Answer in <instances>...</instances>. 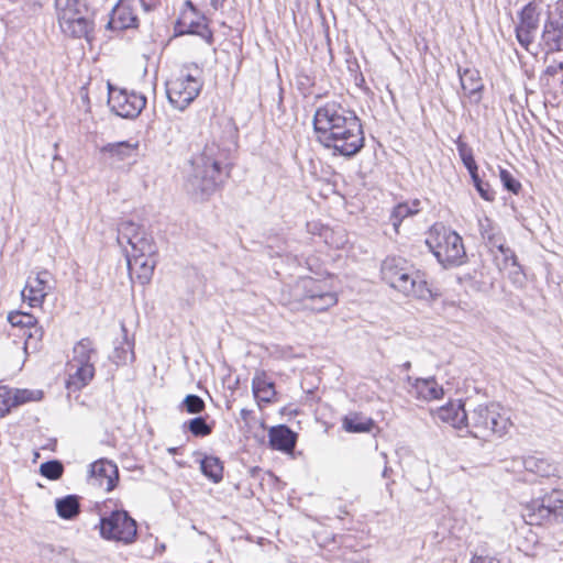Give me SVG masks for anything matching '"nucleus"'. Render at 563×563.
Here are the masks:
<instances>
[{
  "mask_svg": "<svg viewBox=\"0 0 563 563\" xmlns=\"http://www.w3.org/2000/svg\"><path fill=\"white\" fill-rule=\"evenodd\" d=\"M316 140L334 154L351 157L364 147V131L360 118L340 102L329 101L313 115Z\"/></svg>",
  "mask_w": 563,
  "mask_h": 563,
  "instance_id": "nucleus-1",
  "label": "nucleus"
},
{
  "mask_svg": "<svg viewBox=\"0 0 563 563\" xmlns=\"http://www.w3.org/2000/svg\"><path fill=\"white\" fill-rule=\"evenodd\" d=\"M379 280L409 300L431 302L440 296L429 273L400 255H389L382 261Z\"/></svg>",
  "mask_w": 563,
  "mask_h": 563,
  "instance_id": "nucleus-2",
  "label": "nucleus"
},
{
  "mask_svg": "<svg viewBox=\"0 0 563 563\" xmlns=\"http://www.w3.org/2000/svg\"><path fill=\"white\" fill-rule=\"evenodd\" d=\"M97 351L92 340L84 338L73 347V355L64 368V387L68 397L79 398L84 388L90 385L96 376L92 361Z\"/></svg>",
  "mask_w": 563,
  "mask_h": 563,
  "instance_id": "nucleus-3",
  "label": "nucleus"
},
{
  "mask_svg": "<svg viewBox=\"0 0 563 563\" xmlns=\"http://www.w3.org/2000/svg\"><path fill=\"white\" fill-rule=\"evenodd\" d=\"M229 151L221 148L216 142L206 144L197 166L199 189L203 195L219 190L230 178L231 164Z\"/></svg>",
  "mask_w": 563,
  "mask_h": 563,
  "instance_id": "nucleus-4",
  "label": "nucleus"
},
{
  "mask_svg": "<svg viewBox=\"0 0 563 563\" xmlns=\"http://www.w3.org/2000/svg\"><path fill=\"white\" fill-rule=\"evenodd\" d=\"M426 244L444 268L459 267L467 262L462 236L442 223H434L428 230Z\"/></svg>",
  "mask_w": 563,
  "mask_h": 563,
  "instance_id": "nucleus-5",
  "label": "nucleus"
},
{
  "mask_svg": "<svg viewBox=\"0 0 563 563\" xmlns=\"http://www.w3.org/2000/svg\"><path fill=\"white\" fill-rule=\"evenodd\" d=\"M302 307L313 313H323L339 302V292L333 285V275L302 276L297 280Z\"/></svg>",
  "mask_w": 563,
  "mask_h": 563,
  "instance_id": "nucleus-6",
  "label": "nucleus"
},
{
  "mask_svg": "<svg viewBox=\"0 0 563 563\" xmlns=\"http://www.w3.org/2000/svg\"><path fill=\"white\" fill-rule=\"evenodd\" d=\"M511 426L507 410L498 402L478 405L467 421L471 434L485 441L493 437L501 438Z\"/></svg>",
  "mask_w": 563,
  "mask_h": 563,
  "instance_id": "nucleus-7",
  "label": "nucleus"
},
{
  "mask_svg": "<svg viewBox=\"0 0 563 563\" xmlns=\"http://www.w3.org/2000/svg\"><path fill=\"white\" fill-rule=\"evenodd\" d=\"M55 11L62 33L71 38H88L93 31V20L88 7L80 0H55Z\"/></svg>",
  "mask_w": 563,
  "mask_h": 563,
  "instance_id": "nucleus-8",
  "label": "nucleus"
},
{
  "mask_svg": "<svg viewBox=\"0 0 563 563\" xmlns=\"http://www.w3.org/2000/svg\"><path fill=\"white\" fill-rule=\"evenodd\" d=\"M100 536L110 541L131 544L137 537L136 521L122 509L112 510L99 521Z\"/></svg>",
  "mask_w": 563,
  "mask_h": 563,
  "instance_id": "nucleus-9",
  "label": "nucleus"
},
{
  "mask_svg": "<svg viewBox=\"0 0 563 563\" xmlns=\"http://www.w3.org/2000/svg\"><path fill=\"white\" fill-rule=\"evenodd\" d=\"M201 87L200 78L185 68L166 82V93L176 109L184 110L198 97Z\"/></svg>",
  "mask_w": 563,
  "mask_h": 563,
  "instance_id": "nucleus-10",
  "label": "nucleus"
},
{
  "mask_svg": "<svg viewBox=\"0 0 563 563\" xmlns=\"http://www.w3.org/2000/svg\"><path fill=\"white\" fill-rule=\"evenodd\" d=\"M544 0H531L518 14L516 37L519 44L529 51L534 42L536 32L539 27L540 18L543 11Z\"/></svg>",
  "mask_w": 563,
  "mask_h": 563,
  "instance_id": "nucleus-11",
  "label": "nucleus"
},
{
  "mask_svg": "<svg viewBox=\"0 0 563 563\" xmlns=\"http://www.w3.org/2000/svg\"><path fill=\"white\" fill-rule=\"evenodd\" d=\"M119 244L131 246V253L156 254L153 236L141 225L133 221H122L118 228Z\"/></svg>",
  "mask_w": 563,
  "mask_h": 563,
  "instance_id": "nucleus-12",
  "label": "nucleus"
},
{
  "mask_svg": "<svg viewBox=\"0 0 563 563\" xmlns=\"http://www.w3.org/2000/svg\"><path fill=\"white\" fill-rule=\"evenodd\" d=\"M7 320L13 328H19L23 331L25 335L24 349L26 351L29 349L32 351L40 349L44 330L38 324V320L35 316L25 311L13 310L8 313Z\"/></svg>",
  "mask_w": 563,
  "mask_h": 563,
  "instance_id": "nucleus-13",
  "label": "nucleus"
},
{
  "mask_svg": "<svg viewBox=\"0 0 563 563\" xmlns=\"http://www.w3.org/2000/svg\"><path fill=\"white\" fill-rule=\"evenodd\" d=\"M51 280L52 275L47 269L30 275L21 291L23 302L30 308H42L47 295L53 289Z\"/></svg>",
  "mask_w": 563,
  "mask_h": 563,
  "instance_id": "nucleus-14",
  "label": "nucleus"
},
{
  "mask_svg": "<svg viewBox=\"0 0 563 563\" xmlns=\"http://www.w3.org/2000/svg\"><path fill=\"white\" fill-rule=\"evenodd\" d=\"M454 142L459 152V156L470 173L473 185L479 194L481 198L488 202L494 201L495 191L490 188L488 183H484L479 177L478 165L475 161L473 148L463 140L462 135L457 136Z\"/></svg>",
  "mask_w": 563,
  "mask_h": 563,
  "instance_id": "nucleus-15",
  "label": "nucleus"
},
{
  "mask_svg": "<svg viewBox=\"0 0 563 563\" xmlns=\"http://www.w3.org/2000/svg\"><path fill=\"white\" fill-rule=\"evenodd\" d=\"M111 110L122 118H136L146 106V98L136 92L112 90L109 95Z\"/></svg>",
  "mask_w": 563,
  "mask_h": 563,
  "instance_id": "nucleus-16",
  "label": "nucleus"
},
{
  "mask_svg": "<svg viewBox=\"0 0 563 563\" xmlns=\"http://www.w3.org/2000/svg\"><path fill=\"white\" fill-rule=\"evenodd\" d=\"M180 33L195 34L200 36L208 44L213 43V32L209 27L207 19L200 14L190 2L180 12L177 21Z\"/></svg>",
  "mask_w": 563,
  "mask_h": 563,
  "instance_id": "nucleus-17",
  "label": "nucleus"
},
{
  "mask_svg": "<svg viewBox=\"0 0 563 563\" xmlns=\"http://www.w3.org/2000/svg\"><path fill=\"white\" fill-rule=\"evenodd\" d=\"M90 478L93 485L110 493L117 488L120 482L119 468L117 464L110 460H97L90 465Z\"/></svg>",
  "mask_w": 563,
  "mask_h": 563,
  "instance_id": "nucleus-18",
  "label": "nucleus"
},
{
  "mask_svg": "<svg viewBox=\"0 0 563 563\" xmlns=\"http://www.w3.org/2000/svg\"><path fill=\"white\" fill-rule=\"evenodd\" d=\"M155 254L130 253L128 255V271L132 282L146 285L151 282L156 261Z\"/></svg>",
  "mask_w": 563,
  "mask_h": 563,
  "instance_id": "nucleus-19",
  "label": "nucleus"
},
{
  "mask_svg": "<svg viewBox=\"0 0 563 563\" xmlns=\"http://www.w3.org/2000/svg\"><path fill=\"white\" fill-rule=\"evenodd\" d=\"M548 509L549 506L544 494L521 505V518L528 526L547 527L551 525Z\"/></svg>",
  "mask_w": 563,
  "mask_h": 563,
  "instance_id": "nucleus-20",
  "label": "nucleus"
},
{
  "mask_svg": "<svg viewBox=\"0 0 563 563\" xmlns=\"http://www.w3.org/2000/svg\"><path fill=\"white\" fill-rule=\"evenodd\" d=\"M139 22L134 0H119L112 10L108 25L113 31H122L137 27Z\"/></svg>",
  "mask_w": 563,
  "mask_h": 563,
  "instance_id": "nucleus-21",
  "label": "nucleus"
},
{
  "mask_svg": "<svg viewBox=\"0 0 563 563\" xmlns=\"http://www.w3.org/2000/svg\"><path fill=\"white\" fill-rule=\"evenodd\" d=\"M252 390L258 408H264L277 400L275 384L265 371L256 372L252 379Z\"/></svg>",
  "mask_w": 563,
  "mask_h": 563,
  "instance_id": "nucleus-22",
  "label": "nucleus"
},
{
  "mask_svg": "<svg viewBox=\"0 0 563 563\" xmlns=\"http://www.w3.org/2000/svg\"><path fill=\"white\" fill-rule=\"evenodd\" d=\"M410 395L420 401L440 400L444 396L442 385L434 377L416 378L411 383Z\"/></svg>",
  "mask_w": 563,
  "mask_h": 563,
  "instance_id": "nucleus-23",
  "label": "nucleus"
},
{
  "mask_svg": "<svg viewBox=\"0 0 563 563\" xmlns=\"http://www.w3.org/2000/svg\"><path fill=\"white\" fill-rule=\"evenodd\" d=\"M298 435L285 424L272 427L268 431L269 445L277 451L290 454L296 448Z\"/></svg>",
  "mask_w": 563,
  "mask_h": 563,
  "instance_id": "nucleus-24",
  "label": "nucleus"
},
{
  "mask_svg": "<svg viewBox=\"0 0 563 563\" xmlns=\"http://www.w3.org/2000/svg\"><path fill=\"white\" fill-rule=\"evenodd\" d=\"M460 81L463 93L471 102L478 103L483 98L484 82L479 70L476 68H465L460 71Z\"/></svg>",
  "mask_w": 563,
  "mask_h": 563,
  "instance_id": "nucleus-25",
  "label": "nucleus"
},
{
  "mask_svg": "<svg viewBox=\"0 0 563 563\" xmlns=\"http://www.w3.org/2000/svg\"><path fill=\"white\" fill-rule=\"evenodd\" d=\"M484 239H487L488 242L497 247L499 251V255H495V262L498 266L499 271H506L510 267L518 266V260L515 252L505 245V240L501 234L489 233L488 231H484L482 233Z\"/></svg>",
  "mask_w": 563,
  "mask_h": 563,
  "instance_id": "nucleus-26",
  "label": "nucleus"
},
{
  "mask_svg": "<svg viewBox=\"0 0 563 563\" xmlns=\"http://www.w3.org/2000/svg\"><path fill=\"white\" fill-rule=\"evenodd\" d=\"M435 417L454 428L467 427L468 417L461 400L449 401L438 408Z\"/></svg>",
  "mask_w": 563,
  "mask_h": 563,
  "instance_id": "nucleus-27",
  "label": "nucleus"
},
{
  "mask_svg": "<svg viewBox=\"0 0 563 563\" xmlns=\"http://www.w3.org/2000/svg\"><path fill=\"white\" fill-rule=\"evenodd\" d=\"M541 41L547 52H563V25L555 24V21L547 18L541 34Z\"/></svg>",
  "mask_w": 563,
  "mask_h": 563,
  "instance_id": "nucleus-28",
  "label": "nucleus"
},
{
  "mask_svg": "<svg viewBox=\"0 0 563 563\" xmlns=\"http://www.w3.org/2000/svg\"><path fill=\"white\" fill-rule=\"evenodd\" d=\"M526 472L540 477L554 476L558 472L555 464L547 457L529 455L523 460Z\"/></svg>",
  "mask_w": 563,
  "mask_h": 563,
  "instance_id": "nucleus-29",
  "label": "nucleus"
},
{
  "mask_svg": "<svg viewBox=\"0 0 563 563\" xmlns=\"http://www.w3.org/2000/svg\"><path fill=\"white\" fill-rule=\"evenodd\" d=\"M375 421L362 412H350L342 419V428L350 433L371 432Z\"/></svg>",
  "mask_w": 563,
  "mask_h": 563,
  "instance_id": "nucleus-30",
  "label": "nucleus"
},
{
  "mask_svg": "<svg viewBox=\"0 0 563 563\" xmlns=\"http://www.w3.org/2000/svg\"><path fill=\"white\" fill-rule=\"evenodd\" d=\"M139 143L128 141L108 143L101 147V152L108 154L112 161H125L136 155Z\"/></svg>",
  "mask_w": 563,
  "mask_h": 563,
  "instance_id": "nucleus-31",
  "label": "nucleus"
},
{
  "mask_svg": "<svg viewBox=\"0 0 563 563\" xmlns=\"http://www.w3.org/2000/svg\"><path fill=\"white\" fill-rule=\"evenodd\" d=\"M201 473L213 484H218L223 479L224 463L218 456L205 455L200 460Z\"/></svg>",
  "mask_w": 563,
  "mask_h": 563,
  "instance_id": "nucleus-32",
  "label": "nucleus"
},
{
  "mask_svg": "<svg viewBox=\"0 0 563 563\" xmlns=\"http://www.w3.org/2000/svg\"><path fill=\"white\" fill-rule=\"evenodd\" d=\"M551 525L563 523V489L552 488L545 493Z\"/></svg>",
  "mask_w": 563,
  "mask_h": 563,
  "instance_id": "nucleus-33",
  "label": "nucleus"
},
{
  "mask_svg": "<svg viewBox=\"0 0 563 563\" xmlns=\"http://www.w3.org/2000/svg\"><path fill=\"white\" fill-rule=\"evenodd\" d=\"M57 515L65 520L75 519L80 514V501L77 495H67L55 501Z\"/></svg>",
  "mask_w": 563,
  "mask_h": 563,
  "instance_id": "nucleus-34",
  "label": "nucleus"
},
{
  "mask_svg": "<svg viewBox=\"0 0 563 563\" xmlns=\"http://www.w3.org/2000/svg\"><path fill=\"white\" fill-rule=\"evenodd\" d=\"M420 210V201L413 200L412 203L409 202H400L396 205L391 211L390 220L393 222V225L398 231V228L400 227L404 219L415 216Z\"/></svg>",
  "mask_w": 563,
  "mask_h": 563,
  "instance_id": "nucleus-35",
  "label": "nucleus"
},
{
  "mask_svg": "<svg viewBox=\"0 0 563 563\" xmlns=\"http://www.w3.org/2000/svg\"><path fill=\"white\" fill-rule=\"evenodd\" d=\"M13 408L22 405L37 402L44 398V391L41 389L15 388L11 389Z\"/></svg>",
  "mask_w": 563,
  "mask_h": 563,
  "instance_id": "nucleus-36",
  "label": "nucleus"
},
{
  "mask_svg": "<svg viewBox=\"0 0 563 563\" xmlns=\"http://www.w3.org/2000/svg\"><path fill=\"white\" fill-rule=\"evenodd\" d=\"M40 474L49 481H57L64 474V466L57 460L48 461L41 464Z\"/></svg>",
  "mask_w": 563,
  "mask_h": 563,
  "instance_id": "nucleus-37",
  "label": "nucleus"
},
{
  "mask_svg": "<svg viewBox=\"0 0 563 563\" xmlns=\"http://www.w3.org/2000/svg\"><path fill=\"white\" fill-rule=\"evenodd\" d=\"M188 430L195 437H207L212 432V428L206 422L202 417L194 418L188 423Z\"/></svg>",
  "mask_w": 563,
  "mask_h": 563,
  "instance_id": "nucleus-38",
  "label": "nucleus"
},
{
  "mask_svg": "<svg viewBox=\"0 0 563 563\" xmlns=\"http://www.w3.org/2000/svg\"><path fill=\"white\" fill-rule=\"evenodd\" d=\"M499 178H500V181L503 183V186L508 191H510L515 195H518L521 191L522 186H521L520 181L517 180L512 176V174L510 172H508L507 169H505V168L499 169Z\"/></svg>",
  "mask_w": 563,
  "mask_h": 563,
  "instance_id": "nucleus-39",
  "label": "nucleus"
},
{
  "mask_svg": "<svg viewBox=\"0 0 563 563\" xmlns=\"http://www.w3.org/2000/svg\"><path fill=\"white\" fill-rule=\"evenodd\" d=\"M13 409L11 388L0 385V418L5 417Z\"/></svg>",
  "mask_w": 563,
  "mask_h": 563,
  "instance_id": "nucleus-40",
  "label": "nucleus"
},
{
  "mask_svg": "<svg viewBox=\"0 0 563 563\" xmlns=\"http://www.w3.org/2000/svg\"><path fill=\"white\" fill-rule=\"evenodd\" d=\"M183 405L188 413L196 415L205 410L206 405L202 398L197 395H188L185 397Z\"/></svg>",
  "mask_w": 563,
  "mask_h": 563,
  "instance_id": "nucleus-41",
  "label": "nucleus"
},
{
  "mask_svg": "<svg viewBox=\"0 0 563 563\" xmlns=\"http://www.w3.org/2000/svg\"><path fill=\"white\" fill-rule=\"evenodd\" d=\"M548 18L555 21V24L563 25V0L555 2L554 8L549 11Z\"/></svg>",
  "mask_w": 563,
  "mask_h": 563,
  "instance_id": "nucleus-42",
  "label": "nucleus"
},
{
  "mask_svg": "<svg viewBox=\"0 0 563 563\" xmlns=\"http://www.w3.org/2000/svg\"><path fill=\"white\" fill-rule=\"evenodd\" d=\"M470 563H500L495 556L489 554H474Z\"/></svg>",
  "mask_w": 563,
  "mask_h": 563,
  "instance_id": "nucleus-43",
  "label": "nucleus"
},
{
  "mask_svg": "<svg viewBox=\"0 0 563 563\" xmlns=\"http://www.w3.org/2000/svg\"><path fill=\"white\" fill-rule=\"evenodd\" d=\"M140 2L142 3L143 8L146 11H148L157 8L161 4L162 0H140Z\"/></svg>",
  "mask_w": 563,
  "mask_h": 563,
  "instance_id": "nucleus-44",
  "label": "nucleus"
},
{
  "mask_svg": "<svg viewBox=\"0 0 563 563\" xmlns=\"http://www.w3.org/2000/svg\"><path fill=\"white\" fill-rule=\"evenodd\" d=\"M37 102L41 106V111H37V113L46 112L48 110V100L46 97L41 98Z\"/></svg>",
  "mask_w": 563,
  "mask_h": 563,
  "instance_id": "nucleus-45",
  "label": "nucleus"
},
{
  "mask_svg": "<svg viewBox=\"0 0 563 563\" xmlns=\"http://www.w3.org/2000/svg\"><path fill=\"white\" fill-rule=\"evenodd\" d=\"M558 70H563V63H560L558 66H551V67H549L547 71H548L550 75H554V74H556V71H558Z\"/></svg>",
  "mask_w": 563,
  "mask_h": 563,
  "instance_id": "nucleus-46",
  "label": "nucleus"
},
{
  "mask_svg": "<svg viewBox=\"0 0 563 563\" xmlns=\"http://www.w3.org/2000/svg\"><path fill=\"white\" fill-rule=\"evenodd\" d=\"M225 1L227 0H210V3L214 9H219L223 7Z\"/></svg>",
  "mask_w": 563,
  "mask_h": 563,
  "instance_id": "nucleus-47",
  "label": "nucleus"
},
{
  "mask_svg": "<svg viewBox=\"0 0 563 563\" xmlns=\"http://www.w3.org/2000/svg\"><path fill=\"white\" fill-rule=\"evenodd\" d=\"M108 504H111L113 505L114 507H118L119 505H121L120 500L119 499H113V498H108L103 501V505L107 507Z\"/></svg>",
  "mask_w": 563,
  "mask_h": 563,
  "instance_id": "nucleus-48",
  "label": "nucleus"
},
{
  "mask_svg": "<svg viewBox=\"0 0 563 563\" xmlns=\"http://www.w3.org/2000/svg\"><path fill=\"white\" fill-rule=\"evenodd\" d=\"M251 413L250 410H246V409H242L241 410V416L245 419Z\"/></svg>",
  "mask_w": 563,
  "mask_h": 563,
  "instance_id": "nucleus-49",
  "label": "nucleus"
},
{
  "mask_svg": "<svg viewBox=\"0 0 563 563\" xmlns=\"http://www.w3.org/2000/svg\"><path fill=\"white\" fill-rule=\"evenodd\" d=\"M562 84H563V79H562Z\"/></svg>",
  "mask_w": 563,
  "mask_h": 563,
  "instance_id": "nucleus-50",
  "label": "nucleus"
}]
</instances>
